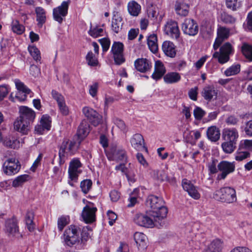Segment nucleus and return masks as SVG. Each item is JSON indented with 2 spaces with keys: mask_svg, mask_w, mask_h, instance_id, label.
<instances>
[{
  "mask_svg": "<svg viewBox=\"0 0 252 252\" xmlns=\"http://www.w3.org/2000/svg\"><path fill=\"white\" fill-rule=\"evenodd\" d=\"M148 205L152 209L150 216L153 218L164 220L167 214V209L164 206L162 198L155 195H150L147 200Z\"/></svg>",
  "mask_w": 252,
  "mask_h": 252,
  "instance_id": "f257e3e1",
  "label": "nucleus"
},
{
  "mask_svg": "<svg viewBox=\"0 0 252 252\" xmlns=\"http://www.w3.org/2000/svg\"><path fill=\"white\" fill-rule=\"evenodd\" d=\"M214 198L226 203H232L237 200L236 191L231 187H224L216 190L214 194Z\"/></svg>",
  "mask_w": 252,
  "mask_h": 252,
  "instance_id": "f03ea898",
  "label": "nucleus"
},
{
  "mask_svg": "<svg viewBox=\"0 0 252 252\" xmlns=\"http://www.w3.org/2000/svg\"><path fill=\"white\" fill-rule=\"evenodd\" d=\"M134 221L137 225L148 228H152L154 226L159 227L165 224L164 220H156L151 216L149 217L142 214H136L134 219Z\"/></svg>",
  "mask_w": 252,
  "mask_h": 252,
  "instance_id": "7ed1b4c3",
  "label": "nucleus"
},
{
  "mask_svg": "<svg viewBox=\"0 0 252 252\" xmlns=\"http://www.w3.org/2000/svg\"><path fill=\"white\" fill-rule=\"evenodd\" d=\"M63 239L65 244L72 247L79 242V231L75 225H70L67 228L63 234Z\"/></svg>",
  "mask_w": 252,
  "mask_h": 252,
  "instance_id": "20e7f679",
  "label": "nucleus"
},
{
  "mask_svg": "<svg viewBox=\"0 0 252 252\" xmlns=\"http://www.w3.org/2000/svg\"><path fill=\"white\" fill-rule=\"evenodd\" d=\"M81 143V140L69 141L68 140H64L61 146L59 151V156L61 158L64 157L65 154L73 155L78 150L79 146Z\"/></svg>",
  "mask_w": 252,
  "mask_h": 252,
  "instance_id": "39448f33",
  "label": "nucleus"
},
{
  "mask_svg": "<svg viewBox=\"0 0 252 252\" xmlns=\"http://www.w3.org/2000/svg\"><path fill=\"white\" fill-rule=\"evenodd\" d=\"M3 172L7 175L11 176L17 174L21 169V164L18 159L12 158H7L2 166Z\"/></svg>",
  "mask_w": 252,
  "mask_h": 252,
  "instance_id": "423d86ee",
  "label": "nucleus"
},
{
  "mask_svg": "<svg viewBox=\"0 0 252 252\" xmlns=\"http://www.w3.org/2000/svg\"><path fill=\"white\" fill-rule=\"evenodd\" d=\"M70 0L63 1L61 5L54 8L53 16L54 19L59 24H62L63 18L67 15Z\"/></svg>",
  "mask_w": 252,
  "mask_h": 252,
  "instance_id": "0eeeda50",
  "label": "nucleus"
},
{
  "mask_svg": "<svg viewBox=\"0 0 252 252\" xmlns=\"http://www.w3.org/2000/svg\"><path fill=\"white\" fill-rule=\"evenodd\" d=\"M232 50L231 45L229 42L223 44L220 48V53L216 52L213 55L214 58H218L220 63H224L229 60V55Z\"/></svg>",
  "mask_w": 252,
  "mask_h": 252,
  "instance_id": "6e6552de",
  "label": "nucleus"
},
{
  "mask_svg": "<svg viewBox=\"0 0 252 252\" xmlns=\"http://www.w3.org/2000/svg\"><path fill=\"white\" fill-rule=\"evenodd\" d=\"M183 32L189 36H195L198 32V26L194 20L190 18L186 19L182 24Z\"/></svg>",
  "mask_w": 252,
  "mask_h": 252,
  "instance_id": "1a4fd4ad",
  "label": "nucleus"
},
{
  "mask_svg": "<svg viewBox=\"0 0 252 252\" xmlns=\"http://www.w3.org/2000/svg\"><path fill=\"white\" fill-rule=\"evenodd\" d=\"M124 45L120 42H114L111 47V52L113 55L115 63L120 65L125 60L123 56Z\"/></svg>",
  "mask_w": 252,
  "mask_h": 252,
  "instance_id": "9d476101",
  "label": "nucleus"
},
{
  "mask_svg": "<svg viewBox=\"0 0 252 252\" xmlns=\"http://www.w3.org/2000/svg\"><path fill=\"white\" fill-rule=\"evenodd\" d=\"M218 170L221 173L218 174V179L219 180L224 179L227 175L232 173L235 168L233 162L227 161H222L218 165Z\"/></svg>",
  "mask_w": 252,
  "mask_h": 252,
  "instance_id": "9b49d317",
  "label": "nucleus"
},
{
  "mask_svg": "<svg viewBox=\"0 0 252 252\" xmlns=\"http://www.w3.org/2000/svg\"><path fill=\"white\" fill-rule=\"evenodd\" d=\"M82 111L83 114L94 126H96L100 123L102 116L96 111L89 107H84Z\"/></svg>",
  "mask_w": 252,
  "mask_h": 252,
  "instance_id": "f8f14e48",
  "label": "nucleus"
},
{
  "mask_svg": "<svg viewBox=\"0 0 252 252\" xmlns=\"http://www.w3.org/2000/svg\"><path fill=\"white\" fill-rule=\"evenodd\" d=\"M229 35V29L223 27H219L217 31V37L213 45L214 50H217L222 42L224 40L227 39Z\"/></svg>",
  "mask_w": 252,
  "mask_h": 252,
  "instance_id": "ddd939ff",
  "label": "nucleus"
},
{
  "mask_svg": "<svg viewBox=\"0 0 252 252\" xmlns=\"http://www.w3.org/2000/svg\"><path fill=\"white\" fill-rule=\"evenodd\" d=\"M82 164L78 158H73L69 163L68 174L69 178L72 181H76L81 170L79 168L81 167Z\"/></svg>",
  "mask_w": 252,
  "mask_h": 252,
  "instance_id": "4468645a",
  "label": "nucleus"
},
{
  "mask_svg": "<svg viewBox=\"0 0 252 252\" xmlns=\"http://www.w3.org/2000/svg\"><path fill=\"white\" fill-rule=\"evenodd\" d=\"M96 211L97 208L96 207H91L89 205H86L84 207L81 215L86 223H90L95 220Z\"/></svg>",
  "mask_w": 252,
  "mask_h": 252,
  "instance_id": "2eb2a0df",
  "label": "nucleus"
},
{
  "mask_svg": "<svg viewBox=\"0 0 252 252\" xmlns=\"http://www.w3.org/2000/svg\"><path fill=\"white\" fill-rule=\"evenodd\" d=\"M51 94L53 99L57 101L61 113L63 115H68L69 110L67 106L66 105L63 96L55 90H53Z\"/></svg>",
  "mask_w": 252,
  "mask_h": 252,
  "instance_id": "dca6fc26",
  "label": "nucleus"
},
{
  "mask_svg": "<svg viewBox=\"0 0 252 252\" xmlns=\"http://www.w3.org/2000/svg\"><path fill=\"white\" fill-rule=\"evenodd\" d=\"M182 187L189 195L194 199H198L200 195L196 188L189 180L184 179L182 181Z\"/></svg>",
  "mask_w": 252,
  "mask_h": 252,
  "instance_id": "f3484780",
  "label": "nucleus"
},
{
  "mask_svg": "<svg viewBox=\"0 0 252 252\" xmlns=\"http://www.w3.org/2000/svg\"><path fill=\"white\" fill-rule=\"evenodd\" d=\"M136 69L142 73L149 71L152 66L151 62L146 58H139L134 62Z\"/></svg>",
  "mask_w": 252,
  "mask_h": 252,
  "instance_id": "a211bd4d",
  "label": "nucleus"
},
{
  "mask_svg": "<svg viewBox=\"0 0 252 252\" xmlns=\"http://www.w3.org/2000/svg\"><path fill=\"white\" fill-rule=\"evenodd\" d=\"M19 112L20 115L18 118L27 122H29L30 124L33 122L35 114L32 109L26 106H21L20 107Z\"/></svg>",
  "mask_w": 252,
  "mask_h": 252,
  "instance_id": "6ab92c4d",
  "label": "nucleus"
},
{
  "mask_svg": "<svg viewBox=\"0 0 252 252\" xmlns=\"http://www.w3.org/2000/svg\"><path fill=\"white\" fill-rule=\"evenodd\" d=\"M132 147L137 151L145 150L147 151V149L145 146L144 140L143 136L139 133L134 134L130 140Z\"/></svg>",
  "mask_w": 252,
  "mask_h": 252,
  "instance_id": "aec40b11",
  "label": "nucleus"
},
{
  "mask_svg": "<svg viewBox=\"0 0 252 252\" xmlns=\"http://www.w3.org/2000/svg\"><path fill=\"white\" fill-rule=\"evenodd\" d=\"M164 31L167 34H170L173 37L178 38L180 36V31L176 22L168 21L164 26Z\"/></svg>",
  "mask_w": 252,
  "mask_h": 252,
  "instance_id": "412c9836",
  "label": "nucleus"
},
{
  "mask_svg": "<svg viewBox=\"0 0 252 252\" xmlns=\"http://www.w3.org/2000/svg\"><path fill=\"white\" fill-rule=\"evenodd\" d=\"M107 156L109 158L118 161H126V152L116 147H113L111 149L110 153Z\"/></svg>",
  "mask_w": 252,
  "mask_h": 252,
  "instance_id": "4be33fe9",
  "label": "nucleus"
},
{
  "mask_svg": "<svg viewBox=\"0 0 252 252\" xmlns=\"http://www.w3.org/2000/svg\"><path fill=\"white\" fill-rule=\"evenodd\" d=\"M238 137V131L235 128H225L222 130V137L224 140L236 143Z\"/></svg>",
  "mask_w": 252,
  "mask_h": 252,
  "instance_id": "5701e85b",
  "label": "nucleus"
},
{
  "mask_svg": "<svg viewBox=\"0 0 252 252\" xmlns=\"http://www.w3.org/2000/svg\"><path fill=\"white\" fill-rule=\"evenodd\" d=\"M30 124L17 118L14 122V128L16 131L23 134H27L30 130Z\"/></svg>",
  "mask_w": 252,
  "mask_h": 252,
  "instance_id": "b1692460",
  "label": "nucleus"
},
{
  "mask_svg": "<svg viewBox=\"0 0 252 252\" xmlns=\"http://www.w3.org/2000/svg\"><path fill=\"white\" fill-rule=\"evenodd\" d=\"M201 94L205 100L211 101L217 99L218 91L213 86H207L203 89Z\"/></svg>",
  "mask_w": 252,
  "mask_h": 252,
  "instance_id": "393cba45",
  "label": "nucleus"
},
{
  "mask_svg": "<svg viewBox=\"0 0 252 252\" xmlns=\"http://www.w3.org/2000/svg\"><path fill=\"white\" fill-rule=\"evenodd\" d=\"M166 69L163 63L160 61L155 62L154 71L152 75V78L156 80L160 79L165 73Z\"/></svg>",
  "mask_w": 252,
  "mask_h": 252,
  "instance_id": "a878e982",
  "label": "nucleus"
},
{
  "mask_svg": "<svg viewBox=\"0 0 252 252\" xmlns=\"http://www.w3.org/2000/svg\"><path fill=\"white\" fill-rule=\"evenodd\" d=\"M134 239L139 250L144 251L146 249L148 239L144 233L139 232H135L134 234Z\"/></svg>",
  "mask_w": 252,
  "mask_h": 252,
  "instance_id": "bb28decb",
  "label": "nucleus"
},
{
  "mask_svg": "<svg viewBox=\"0 0 252 252\" xmlns=\"http://www.w3.org/2000/svg\"><path fill=\"white\" fill-rule=\"evenodd\" d=\"M89 127V125L87 121L83 120L82 121L78 127L77 132V140L78 141L81 140V141L83 139L87 136L90 131Z\"/></svg>",
  "mask_w": 252,
  "mask_h": 252,
  "instance_id": "cd10ccee",
  "label": "nucleus"
},
{
  "mask_svg": "<svg viewBox=\"0 0 252 252\" xmlns=\"http://www.w3.org/2000/svg\"><path fill=\"white\" fill-rule=\"evenodd\" d=\"M162 50L167 56L170 58H174L176 55L175 46L170 41H165L163 42Z\"/></svg>",
  "mask_w": 252,
  "mask_h": 252,
  "instance_id": "c85d7f7f",
  "label": "nucleus"
},
{
  "mask_svg": "<svg viewBox=\"0 0 252 252\" xmlns=\"http://www.w3.org/2000/svg\"><path fill=\"white\" fill-rule=\"evenodd\" d=\"M123 25V19L118 12H114L112 21V29L116 33H118Z\"/></svg>",
  "mask_w": 252,
  "mask_h": 252,
  "instance_id": "c756f323",
  "label": "nucleus"
},
{
  "mask_svg": "<svg viewBox=\"0 0 252 252\" xmlns=\"http://www.w3.org/2000/svg\"><path fill=\"white\" fill-rule=\"evenodd\" d=\"M6 231L9 235L16 236L18 234L19 229L17 222L14 219L8 220L6 221Z\"/></svg>",
  "mask_w": 252,
  "mask_h": 252,
  "instance_id": "7c9ffc66",
  "label": "nucleus"
},
{
  "mask_svg": "<svg viewBox=\"0 0 252 252\" xmlns=\"http://www.w3.org/2000/svg\"><path fill=\"white\" fill-rule=\"evenodd\" d=\"M207 135L211 141L216 142L220 138V131L216 126H211L207 129Z\"/></svg>",
  "mask_w": 252,
  "mask_h": 252,
  "instance_id": "2f4dec72",
  "label": "nucleus"
},
{
  "mask_svg": "<svg viewBox=\"0 0 252 252\" xmlns=\"http://www.w3.org/2000/svg\"><path fill=\"white\" fill-rule=\"evenodd\" d=\"M35 11L36 14L37 26L39 28H41L46 20V12L45 10L41 7H36Z\"/></svg>",
  "mask_w": 252,
  "mask_h": 252,
  "instance_id": "473e14b6",
  "label": "nucleus"
},
{
  "mask_svg": "<svg viewBox=\"0 0 252 252\" xmlns=\"http://www.w3.org/2000/svg\"><path fill=\"white\" fill-rule=\"evenodd\" d=\"M163 80L167 84L176 83L181 80V76L178 72H168L164 76Z\"/></svg>",
  "mask_w": 252,
  "mask_h": 252,
  "instance_id": "72a5a7b5",
  "label": "nucleus"
},
{
  "mask_svg": "<svg viewBox=\"0 0 252 252\" xmlns=\"http://www.w3.org/2000/svg\"><path fill=\"white\" fill-rule=\"evenodd\" d=\"M30 179L31 177L28 174L18 176L13 180L12 186L14 188L21 187Z\"/></svg>",
  "mask_w": 252,
  "mask_h": 252,
  "instance_id": "f704fd0d",
  "label": "nucleus"
},
{
  "mask_svg": "<svg viewBox=\"0 0 252 252\" xmlns=\"http://www.w3.org/2000/svg\"><path fill=\"white\" fill-rule=\"evenodd\" d=\"M127 9L131 16H137L141 11V6L135 1H131L128 3Z\"/></svg>",
  "mask_w": 252,
  "mask_h": 252,
  "instance_id": "c9c22d12",
  "label": "nucleus"
},
{
  "mask_svg": "<svg viewBox=\"0 0 252 252\" xmlns=\"http://www.w3.org/2000/svg\"><path fill=\"white\" fill-rule=\"evenodd\" d=\"M175 9L177 14L186 16L189 13V6L185 3H177L175 5Z\"/></svg>",
  "mask_w": 252,
  "mask_h": 252,
  "instance_id": "e433bc0d",
  "label": "nucleus"
},
{
  "mask_svg": "<svg viewBox=\"0 0 252 252\" xmlns=\"http://www.w3.org/2000/svg\"><path fill=\"white\" fill-rule=\"evenodd\" d=\"M147 43L150 50L153 53H156L158 51L157 43V37L155 34L150 35L147 39Z\"/></svg>",
  "mask_w": 252,
  "mask_h": 252,
  "instance_id": "4c0bfd02",
  "label": "nucleus"
},
{
  "mask_svg": "<svg viewBox=\"0 0 252 252\" xmlns=\"http://www.w3.org/2000/svg\"><path fill=\"white\" fill-rule=\"evenodd\" d=\"M241 52L245 57L250 62H252V45L247 43H243Z\"/></svg>",
  "mask_w": 252,
  "mask_h": 252,
  "instance_id": "58836bf2",
  "label": "nucleus"
},
{
  "mask_svg": "<svg viewBox=\"0 0 252 252\" xmlns=\"http://www.w3.org/2000/svg\"><path fill=\"white\" fill-rule=\"evenodd\" d=\"M236 143L229 141L224 140L221 144V147L223 152L226 154L232 153L236 148Z\"/></svg>",
  "mask_w": 252,
  "mask_h": 252,
  "instance_id": "ea45409f",
  "label": "nucleus"
},
{
  "mask_svg": "<svg viewBox=\"0 0 252 252\" xmlns=\"http://www.w3.org/2000/svg\"><path fill=\"white\" fill-rule=\"evenodd\" d=\"M222 246V242L219 239H216L212 241L207 250L215 252H221Z\"/></svg>",
  "mask_w": 252,
  "mask_h": 252,
  "instance_id": "a19ab883",
  "label": "nucleus"
},
{
  "mask_svg": "<svg viewBox=\"0 0 252 252\" xmlns=\"http://www.w3.org/2000/svg\"><path fill=\"white\" fill-rule=\"evenodd\" d=\"M34 215L32 212H27L25 220L28 229L30 231H32L34 229V225L33 223Z\"/></svg>",
  "mask_w": 252,
  "mask_h": 252,
  "instance_id": "79ce46f5",
  "label": "nucleus"
},
{
  "mask_svg": "<svg viewBox=\"0 0 252 252\" xmlns=\"http://www.w3.org/2000/svg\"><path fill=\"white\" fill-rule=\"evenodd\" d=\"M240 71V65L239 64H235L232 65L230 67L227 68L224 71V74L226 76H230L235 75Z\"/></svg>",
  "mask_w": 252,
  "mask_h": 252,
  "instance_id": "37998d69",
  "label": "nucleus"
},
{
  "mask_svg": "<svg viewBox=\"0 0 252 252\" xmlns=\"http://www.w3.org/2000/svg\"><path fill=\"white\" fill-rule=\"evenodd\" d=\"M28 51L33 59L36 62L41 60L40 53L39 50L34 46H30L28 47Z\"/></svg>",
  "mask_w": 252,
  "mask_h": 252,
  "instance_id": "c03bdc74",
  "label": "nucleus"
},
{
  "mask_svg": "<svg viewBox=\"0 0 252 252\" xmlns=\"http://www.w3.org/2000/svg\"><path fill=\"white\" fill-rule=\"evenodd\" d=\"M12 30L14 32L21 34L24 32L25 27L20 24L18 20H13L12 23Z\"/></svg>",
  "mask_w": 252,
  "mask_h": 252,
  "instance_id": "a18cd8bd",
  "label": "nucleus"
},
{
  "mask_svg": "<svg viewBox=\"0 0 252 252\" xmlns=\"http://www.w3.org/2000/svg\"><path fill=\"white\" fill-rule=\"evenodd\" d=\"M27 94L28 93H26L24 92L18 91L15 94L14 97L13 96L14 94L11 93L10 96V99L12 101H15V99H17L19 101H24L26 99Z\"/></svg>",
  "mask_w": 252,
  "mask_h": 252,
  "instance_id": "49530a36",
  "label": "nucleus"
},
{
  "mask_svg": "<svg viewBox=\"0 0 252 252\" xmlns=\"http://www.w3.org/2000/svg\"><path fill=\"white\" fill-rule=\"evenodd\" d=\"M86 60L88 64L92 66H96L98 63L97 59L92 52H90L86 56Z\"/></svg>",
  "mask_w": 252,
  "mask_h": 252,
  "instance_id": "de8ad7c7",
  "label": "nucleus"
},
{
  "mask_svg": "<svg viewBox=\"0 0 252 252\" xmlns=\"http://www.w3.org/2000/svg\"><path fill=\"white\" fill-rule=\"evenodd\" d=\"M225 3L228 8L236 10L241 6V3L238 0H226Z\"/></svg>",
  "mask_w": 252,
  "mask_h": 252,
  "instance_id": "09e8293b",
  "label": "nucleus"
},
{
  "mask_svg": "<svg viewBox=\"0 0 252 252\" xmlns=\"http://www.w3.org/2000/svg\"><path fill=\"white\" fill-rule=\"evenodd\" d=\"M92 186V182L91 180L87 179L82 181L80 183V187L82 191L86 194L91 189Z\"/></svg>",
  "mask_w": 252,
  "mask_h": 252,
  "instance_id": "8fccbe9b",
  "label": "nucleus"
},
{
  "mask_svg": "<svg viewBox=\"0 0 252 252\" xmlns=\"http://www.w3.org/2000/svg\"><path fill=\"white\" fill-rule=\"evenodd\" d=\"M51 122L50 117L47 115L43 116L40 120V124L43 126L46 130L50 129Z\"/></svg>",
  "mask_w": 252,
  "mask_h": 252,
  "instance_id": "3c124183",
  "label": "nucleus"
},
{
  "mask_svg": "<svg viewBox=\"0 0 252 252\" xmlns=\"http://www.w3.org/2000/svg\"><path fill=\"white\" fill-rule=\"evenodd\" d=\"M68 217L62 216L58 220V226L60 231H62L65 226L68 223Z\"/></svg>",
  "mask_w": 252,
  "mask_h": 252,
  "instance_id": "603ef678",
  "label": "nucleus"
},
{
  "mask_svg": "<svg viewBox=\"0 0 252 252\" xmlns=\"http://www.w3.org/2000/svg\"><path fill=\"white\" fill-rule=\"evenodd\" d=\"M113 122L121 131L124 132H126V127L123 121L118 118L115 117L113 119Z\"/></svg>",
  "mask_w": 252,
  "mask_h": 252,
  "instance_id": "864d4df0",
  "label": "nucleus"
},
{
  "mask_svg": "<svg viewBox=\"0 0 252 252\" xmlns=\"http://www.w3.org/2000/svg\"><path fill=\"white\" fill-rule=\"evenodd\" d=\"M15 83L18 91L24 92L26 93L30 94L31 92L30 90L27 88L19 80L16 79L15 80Z\"/></svg>",
  "mask_w": 252,
  "mask_h": 252,
  "instance_id": "5fc2aeb1",
  "label": "nucleus"
},
{
  "mask_svg": "<svg viewBox=\"0 0 252 252\" xmlns=\"http://www.w3.org/2000/svg\"><path fill=\"white\" fill-rule=\"evenodd\" d=\"M226 124L228 126H235L239 122L238 118L234 115H229L225 120Z\"/></svg>",
  "mask_w": 252,
  "mask_h": 252,
  "instance_id": "6e6d98bb",
  "label": "nucleus"
},
{
  "mask_svg": "<svg viewBox=\"0 0 252 252\" xmlns=\"http://www.w3.org/2000/svg\"><path fill=\"white\" fill-rule=\"evenodd\" d=\"M103 32V29L100 28L96 27L94 28H91L89 31V34L93 37H97L101 35Z\"/></svg>",
  "mask_w": 252,
  "mask_h": 252,
  "instance_id": "4d7b16f0",
  "label": "nucleus"
},
{
  "mask_svg": "<svg viewBox=\"0 0 252 252\" xmlns=\"http://www.w3.org/2000/svg\"><path fill=\"white\" fill-rule=\"evenodd\" d=\"M221 18L222 21L226 24H233L236 21L234 17L226 13L221 14Z\"/></svg>",
  "mask_w": 252,
  "mask_h": 252,
  "instance_id": "13d9d810",
  "label": "nucleus"
},
{
  "mask_svg": "<svg viewBox=\"0 0 252 252\" xmlns=\"http://www.w3.org/2000/svg\"><path fill=\"white\" fill-rule=\"evenodd\" d=\"M98 89V83L94 82L89 86V94L93 97L96 96Z\"/></svg>",
  "mask_w": 252,
  "mask_h": 252,
  "instance_id": "bf43d9fd",
  "label": "nucleus"
},
{
  "mask_svg": "<svg viewBox=\"0 0 252 252\" xmlns=\"http://www.w3.org/2000/svg\"><path fill=\"white\" fill-rule=\"evenodd\" d=\"M103 52H106L109 48L110 41L108 38H103L99 40Z\"/></svg>",
  "mask_w": 252,
  "mask_h": 252,
  "instance_id": "052dcab7",
  "label": "nucleus"
},
{
  "mask_svg": "<svg viewBox=\"0 0 252 252\" xmlns=\"http://www.w3.org/2000/svg\"><path fill=\"white\" fill-rule=\"evenodd\" d=\"M193 115L196 120H201L205 115V111L201 108L196 107L193 111Z\"/></svg>",
  "mask_w": 252,
  "mask_h": 252,
  "instance_id": "680f3d73",
  "label": "nucleus"
},
{
  "mask_svg": "<svg viewBox=\"0 0 252 252\" xmlns=\"http://www.w3.org/2000/svg\"><path fill=\"white\" fill-rule=\"evenodd\" d=\"M250 156V153L249 152H241L238 153L235 156V159L237 161H242Z\"/></svg>",
  "mask_w": 252,
  "mask_h": 252,
  "instance_id": "e2e57ef3",
  "label": "nucleus"
},
{
  "mask_svg": "<svg viewBox=\"0 0 252 252\" xmlns=\"http://www.w3.org/2000/svg\"><path fill=\"white\" fill-rule=\"evenodd\" d=\"M107 216L109 220V224L112 225L117 220V216L114 212L110 210L107 212Z\"/></svg>",
  "mask_w": 252,
  "mask_h": 252,
  "instance_id": "0e129e2a",
  "label": "nucleus"
},
{
  "mask_svg": "<svg viewBox=\"0 0 252 252\" xmlns=\"http://www.w3.org/2000/svg\"><path fill=\"white\" fill-rule=\"evenodd\" d=\"M90 230L92 231L91 229L89 226H86V227H84L82 230V232L81 233V238L82 240L87 241V239L90 236V233L88 232V231Z\"/></svg>",
  "mask_w": 252,
  "mask_h": 252,
  "instance_id": "69168bd1",
  "label": "nucleus"
},
{
  "mask_svg": "<svg viewBox=\"0 0 252 252\" xmlns=\"http://www.w3.org/2000/svg\"><path fill=\"white\" fill-rule=\"evenodd\" d=\"M16 142V140H11L9 137H6L3 141V144L7 147L15 148L14 144Z\"/></svg>",
  "mask_w": 252,
  "mask_h": 252,
  "instance_id": "338daca9",
  "label": "nucleus"
},
{
  "mask_svg": "<svg viewBox=\"0 0 252 252\" xmlns=\"http://www.w3.org/2000/svg\"><path fill=\"white\" fill-rule=\"evenodd\" d=\"M246 134L252 137V120L248 121L245 128Z\"/></svg>",
  "mask_w": 252,
  "mask_h": 252,
  "instance_id": "774afa93",
  "label": "nucleus"
}]
</instances>
